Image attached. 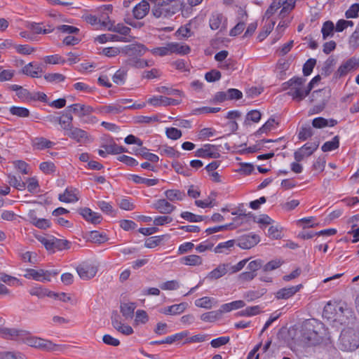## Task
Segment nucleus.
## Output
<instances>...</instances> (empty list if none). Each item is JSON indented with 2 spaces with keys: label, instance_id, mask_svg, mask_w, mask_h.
<instances>
[{
  "label": "nucleus",
  "instance_id": "e2e57ef3",
  "mask_svg": "<svg viewBox=\"0 0 359 359\" xmlns=\"http://www.w3.org/2000/svg\"><path fill=\"white\" fill-rule=\"evenodd\" d=\"M316 64V60L313 58L309 59L303 66V74L307 76L310 75Z\"/></svg>",
  "mask_w": 359,
  "mask_h": 359
},
{
  "label": "nucleus",
  "instance_id": "dca6fc26",
  "mask_svg": "<svg viewBox=\"0 0 359 359\" xmlns=\"http://www.w3.org/2000/svg\"><path fill=\"white\" fill-rule=\"evenodd\" d=\"M67 109L72 114L74 113L75 115L81 118L85 116L89 115L93 111H96L92 107L89 105L81 104L79 103L73 104L69 106Z\"/></svg>",
  "mask_w": 359,
  "mask_h": 359
},
{
  "label": "nucleus",
  "instance_id": "e433bc0d",
  "mask_svg": "<svg viewBox=\"0 0 359 359\" xmlns=\"http://www.w3.org/2000/svg\"><path fill=\"white\" fill-rule=\"evenodd\" d=\"M337 313V305L330 302L327 303L323 309V316L327 319H335Z\"/></svg>",
  "mask_w": 359,
  "mask_h": 359
},
{
  "label": "nucleus",
  "instance_id": "0eeeda50",
  "mask_svg": "<svg viewBox=\"0 0 359 359\" xmlns=\"http://www.w3.org/2000/svg\"><path fill=\"white\" fill-rule=\"evenodd\" d=\"M39 241L45 246L47 250L53 252L55 250L69 249L71 245V243L67 240L59 239L53 236L50 238L40 237Z\"/></svg>",
  "mask_w": 359,
  "mask_h": 359
},
{
  "label": "nucleus",
  "instance_id": "bb28decb",
  "mask_svg": "<svg viewBox=\"0 0 359 359\" xmlns=\"http://www.w3.org/2000/svg\"><path fill=\"white\" fill-rule=\"evenodd\" d=\"M229 272V264H221L210 271L207 278L210 280H217Z\"/></svg>",
  "mask_w": 359,
  "mask_h": 359
},
{
  "label": "nucleus",
  "instance_id": "cd10ccee",
  "mask_svg": "<svg viewBox=\"0 0 359 359\" xmlns=\"http://www.w3.org/2000/svg\"><path fill=\"white\" fill-rule=\"evenodd\" d=\"M187 303L182 302L178 304H173L172 306L165 307L161 312L165 315H177L183 313L187 309Z\"/></svg>",
  "mask_w": 359,
  "mask_h": 359
},
{
  "label": "nucleus",
  "instance_id": "423d86ee",
  "mask_svg": "<svg viewBox=\"0 0 359 359\" xmlns=\"http://www.w3.org/2000/svg\"><path fill=\"white\" fill-rule=\"evenodd\" d=\"M321 336L310 322L306 323L302 330V341L307 346H315L320 342Z\"/></svg>",
  "mask_w": 359,
  "mask_h": 359
},
{
  "label": "nucleus",
  "instance_id": "ddd939ff",
  "mask_svg": "<svg viewBox=\"0 0 359 359\" xmlns=\"http://www.w3.org/2000/svg\"><path fill=\"white\" fill-rule=\"evenodd\" d=\"M126 109L127 107L121 106L120 103L116 102V103L109 104L108 105L100 106L95 110L98 114L102 115H115L122 113Z\"/></svg>",
  "mask_w": 359,
  "mask_h": 359
},
{
  "label": "nucleus",
  "instance_id": "4c0bfd02",
  "mask_svg": "<svg viewBox=\"0 0 359 359\" xmlns=\"http://www.w3.org/2000/svg\"><path fill=\"white\" fill-rule=\"evenodd\" d=\"M135 154L140 155L143 158L152 163H156L158 161L159 159L157 155L152 153H149L146 147H141V148L136 150Z\"/></svg>",
  "mask_w": 359,
  "mask_h": 359
},
{
  "label": "nucleus",
  "instance_id": "9d476101",
  "mask_svg": "<svg viewBox=\"0 0 359 359\" xmlns=\"http://www.w3.org/2000/svg\"><path fill=\"white\" fill-rule=\"evenodd\" d=\"M195 156L200 158H218L220 157V154L217 146L207 144L198 149Z\"/></svg>",
  "mask_w": 359,
  "mask_h": 359
},
{
  "label": "nucleus",
  "instance_id": "4468645a",
  "mask_svg": "<svg viewBox=\"0 0 359 359\" xmlns=\"http://www.w3.org/2000/svg\"><path fill=\"white\" fill-rule=\"evenodd\" d=\"M0 335L6 339H22L28 335V333L22 330L15 328L0 327Z\"/></svg>",
  "mask_w": 359,
  "mask_h": 359
},
{
  "label": "nucleus",
  "instance_id": "6e6552de",
  "mask_svg": "<svg viewBox=\"0 0 359 359\" xmlns=\"http://www.w3.org/2000/svg\"><path fill=\"white\" fill-rule=\"evenodd\" d=\"M57 274V272L55 271L28 269L26 270L25 277L26 278L33 279L36 281L49 282L51 280V277L55 276Z\"/></svg>",
  "mask_w": 359,
  "mask_h": 359
},
{
  "label": "nucleus",
  "instance_id": "de8ad7c7",
  "mask_svg": "<svg viewBox=\"0 0 359 359\" xmlns=\"http://www.w3.org/2000/svg\"><path fill=\"white\" fill-rule=\"evenodd\" d=\"M235 241L229 240L226 242L219 243L215 248L214 249V252L215 253H223L226 252L227 250H231V249L234 246Z\"/></svg>",
  "mask_w": 359,
  "mask_h": 359
},
{
  "label": "nucleus",
  "instance_id": "774afa93",
  "mask_svg": "<svg viewBox=\"0 0 359 359\" xmlns=\"http://www.w3.org/2000/svg\"><path fill=\"white\" fill-rule=\"evenodd\" d=\"M313 135V129L311 126L301 128L298 137L301 140H306Z\"/></svg>",
  "mask_w": 359,
  "mask_h": 359
},
{
  "label": "nucleus",
  "instance_id": "72a5a7b5",
  "mask_svg": "<svg viewBox=\"0 0 359 359\" xmlns=\"http://www.w3.org/2000/svg\"><path fill=\"white\" fill-rule=\"evenodd\" d=\"M180 262L187 266H200L203 263V259L198 255H191L182 257Z\"/></svg>",
  "mask_w": 359,
  "mask_h": 359
},
{
  "label": "nucleus",
  "instance_id": "c03bdc74",
  "mask_svg": "<svg viewBox=\"0 0 359 359\" xmlns=\"http://www.w3.org/2000/svg\"><path fill=\"white\" fill-rule=\"evenodd\" d=\"M334 23L330 20L325 21L321 29L323 39L325 40L328 36H332L334 35Z\"/></svg>",
  "mask_w": 359,
  "mask_h": 359
},
{
  "label": "nucleus",
  "instance_id": "1a4fd4ad",
  "mask_svg": "<svg viewBox=\"0 0 359 359\" xmlns=\"http://www.w3.org/2000/svg\"><path fill=\"white\" fill-rule=\"evenodd\" d=\"M318 142H307L300 149L294 151V158L297 162L302 161L305 157L311 156L318 147Z\"/></svg>",
  "mask_w": 359,
  "mask_h": 359
},
{
  "label": "nucleus",
  "instance_id": "79ce46f5",
  "mask_svg": "<svg viewBox=\"0 0 359 359\" xmlns=\"http://www.w3.org/2000/svg\"><path fill=\"white\" fill-rule=\"evenodd\" d=\"M275 25L273 20L266 21L263 27V30L260 32L257 36V39L262 41L271 32Z\"/></svg>",
  "mask_w": 359,
  "mask_h": 359
},
{
  "label": "nucleus",
  "instance_id": "7c9ffc66",
  "mask_svg": "<svg viewBox=\"0 0 359 359\" xmlns=\"http://www.w3.org/2000/svg\"><path fill=\"white\" fill-rule=\"evenodd\" d=\"M22 73L33 78L39 76V73L42 72V69L39 65H34L32 62H29L22 69Z\"/></svg>",
  "mask_w": 359,
  "mask_h": 359
},
{
  "label": "nucleus",
  "instance_id": "a19ab883",
  "mask_svg": "<svg viewBox=\"0 0 359 359\" xmlns=\"http://www.w3.org/2000/svg\"><path fill=\"white\" fill-rule=\"evenodd\" d=\"M222 317L221 311L219 310L212 311L203 313L201 316V320L204 322H215Z\"/></svg>",
  "mask_w": 359,
  "mask_h": 359
},
{
  "label": "nucleus",
  "instance_id": "37998d69",
  "mask_svg": "<svg viewBox=\"0 0 359 359\" xmlns=\"http://www.w3.org/2000/svg\"><path fill=\"white\" fill-rule=\"evenodd\" d=\"M339 147V137L336 135L331 141H327L323 144L321 149L324 152L331 151L338 149Z\"/></svg>",
  "mask_w": 359,
  "mask_h": 359
},
{
  "label": "nucleus",
  "instance_id": "aec40b11",
  "mask_svg": "<svg viewBox=\"0 0 359 359\" xmlns=\"http://www.w3.org/2000/svg\"><path fill=\"white\" fill-rule=\"evenodd\" d=\"M149 2V0H142L133 8V13L136 19H142L147 15L150 10Z\"/></svg>",
  "mask_w": 359,
  "mask_h": 359
},
{
  "label": "nucleus",
  "instance_id": "338daca9",
  "mask_svg": "<svg viewBox=\"0 0 359 359\" xmlns=\"http://www.w3.org/2000/svg\"><path fill=\"white\" fill-rule=\"evenodd\" d=\"M127 75V72L124 69H118L113 76V81L119 85L123 84L125 81Z\"/></svg>",
  "mask_w": 359,
  "mask_h": 359
},
{
  "label": "nucleus",
  "instance_id": "c756f323",
  "mask_svg": "<svg viewBox=\"0 0 359 359\" xmlns=\"http://www.w3.org/2000/svg\"><path fill=\"white\" fill-rule=\"evenodd\" d=\"M164 196L170 202H175L183 201L186 194L179 189H168L164 192Z\"/></svg>",
  "mask_w": 359,
  "mask_h": 359
},
{
  "label": "nucleus",
  "instance_id": "680f3d73",
  "mask_svg": "<svg viewBox=\"0 0 359 359\" xmlns=\"http://www.w3.org/2000/svg\"><path fill=\"white\" fill-rule=\"evenodd\" d=\"M209 339V335L206 334H196L186 339L184 344L199 343Z\"/></svg>",
  "mask_w": 359,
  "mask_h": 359
},
{
  "label": "nucleus",
  "instance_id": "6ab92c4d",
  "mask_svg": "<svg viewBox=\"0 0 359 359\" xmlns=\"http://www.w3.org/2000/svg\"><path fill=\"white\" fill-rule=\"evenodd\" d=\"M226 18L222 13H213L209 20L210 27L212 30L226 29Z\"/></svg>",
  "mask_w": 359,
  "mask_h": 359
},
{
  "label": "nucleus",
  "instance_id": "09e8293b",
  "mask_svg": "<svg viewBox=\"0 0 359 359\" xmlns=\"http://www.w3.org/2000/svg\"><path fill=\"white\" fill-rule=\"evenodd\" d=\"M216 194L215 192H212L210 195L205 201L196 200L195 201V205L201 208H205L209 207H213V201L215 199Z\"/></svg>",
  "mask_w": 359,
  "mask_h": 359
},
{
  "label": "nucleus",
  "instance_id": "58836bf2",
  "mask_svg": "<svg viewBox=\"0 0 359 359\" xmlns=\"http://www.w3.org/2000/svg\"><path fill=\"white\" fill-rule=\"evenodd\" d=\"M10 114L19 118H27L30 111L27 108L22 107L13 106L9 109Z\"/></svg>",
  "mask_w": 359,
  "mask_h": 359
},
{
  "label": "nucleus",
  "instance_id": "f704fd0d",
  "mask_svg": "<svg viewBox=\"0 0 359 359\" xmlns=\"http://www.w3.org/2000/svg\"><path fill=\"white\" fill-rule=\"evenodd\" d=\"M135 308V303H124L121 305V313L126 319L133 318Z\"/></svg>",
  "mask_w": 359,
  "mask_h": 359
},
{
  "label": "nucleus",
  "instance_id": "4d7b16f0",
  "mask_svg": "<svg viewBox=\"0 0 359 359\" xmlns=\"http://www.w3.org/2000/svg\"><path fill=\"white\" fill-rule=\"evenodd\" d=\"M44 79L50 83H59L65 80V76L60 73H49L44 76Z\"/></svg>",
  "mask_w": 359,
  "mask_h": 359
},
{
  "label": "nucleus",
  "instance_id": "473e14b6",
  "mask_svg": "<svg viewBox=\"0 0 359 359\" xmlns=\"http://www.w3.org/2000/svg\"><path fill=\"white\" fill-rule=\"evenodd\" d=\"M72 120L73 116L72 114L66 109L65 113L59 119V124L61 125L66 133L73 127Z\"/></svg>",
  "mask_w": 359,
  "mask_h": 359
},
{
  "label": "nucleus",
  "instance_id": "2f4dec72",
  "mask_svg": "<svg viewBox=\"0 0 359 359\" xmlns=\"http://www.w3.org/2000/svg\"><path fill=\"white\" fill-rule=\"evenodd\" d=\"M245 305V303L243 300H236L230 303L222 304L219 309V311L222 315L224 313H227L234 309L243 308Z\"/></svg>",
  "mask_w": 359,
  "mask_h": 359
},
{
  "label": "nucleus",
  "instance_id": "8fccbe9b",
  "mask_svg": "<svg viewBox=\"0 0 359 359\" xmlns=\"http://www.w3.org/2000/svg\"><path fill=\"white\" fill-rule=\"evenodd\" d=\"M8 182L11 186L18 190H23L26 187L25 182H22L20 177L18 179L15 175L11 174L8 175Z\"/></svg>",
  "mask_w": 359,
  "mask_h": 359
},
{
  "label": "nucleus",
  "instance_id": "69168bd1",
  "mask_svg": "<svg viewBox=\"0 0 359 359\" xmlns=\"http://www.w3.org/2000/svg\"><path fill=\"white\" fill-rule=\"evenodd\" d=\"M359 13V4L355 3L350 6V8L346 11L345 17L348 19L355 18L358 17Z\"/></svg>",
  "mask_w": 359,
  "mask_h": 359
},
{
  "label": "nucleus",
  "instance_id": "052dcab7",
  "mask_svg": "<svg viewBox=\"0 0 359 359\" xmlns=\"http://www.w3.org/2000/svg\"><path fill=\"white\" fill-rule=\"evenodd\" d=\"M283 262L280 259L271 260L263 266V271L267 272L275 270L279 268L283 264Z\"/></svg>",
  "mask_w": 359,
  "mask_h": 359
},
{
  "label": "nucleus",
  "instance_id": "5701e85b",
  "mask_svg": "<svg viewBox=\"0 0 359 359\" xmlns=\"http://www.w3.org/2000/svg\"><path fill=\"white\" fill-rule=\"evenodd\" d=\"M31 144L34 149L43 150L45 149L52 148L55 143L43 137H36L31 140Z\"/></svg>",
  "mask_w": 359,
  "mask_h": 359
},
{
  "label": "nucleus",
  "instance_id": "c9c22d12",
  "mask_svg": "<svg viewBox=\"0 0 359 359\" xmlns=\"http://www.w3.org/2000/svg\"><path fill=\"white\" fill-rule=\"evenodd\" d=\"M168 48H170V53H175L181 55H186L190 52L189 46L187 45H182L178 43H168Z\"/></svg>",
  "mask_w": 359,
  "mask_h": 359
},
{
  "label": "nucleus",
  "instance_id": "f03ea898",
  "mask_svg": "<svg viewBox=\"0 0 359 359\" xmlns=\"http://www.w3.org/2000/svg\"><path fill=\"white\" fill-rule=\"evenodd\" d=\"M153 5L151 12L156 18H168L182 8V0H154L149 1Z\"/></svg>",
  "mask_w": 359,
  "mask_h": 359
},
{
  "label": "nucleus",
  "instance_id": "a211bd4d",
  "mask_svg": "<svg viewBox=\"0 0 359 359\" xmlns=\"http://www.w3.org/2000/svg\"><path fill=\"white\" fill-rule=\"evenodd\" d=\"M153 208L161 214H170L176 207L166 198L158 199L153 203Z\"/></svg>",
  "mask_w": 359,
  "mask_h": 359
},
{
  "label": "nucleus",
  "instance_id": "bf43d9fd",
  "mask_svg": "<svg viewBox=\"0 0 359 359\" xmlns=\"http://www.w3.org/2000/svg\"><path fill=\"white\" fill-rule=\"evenodd\" d=\"M261 116H262V114L259 111L252 110L247 114L244 123L246 125L249 123L250 121L255 122V123H257L261 119Z\"/></svg>",
  "mask_w": 359,
  "mask_h": 359
},
{
  "label": "nucleus",
  "instance_id": "603ef678",
  "mask_svg": "<svg viewBox=\"0 0 359 359\" xmlns=\"http://www.w3.org/2000/svg\"><path fill=\"white\" fill-rule=\"evenodd\" d=\"M335 64V60L332 57H330L324 63L321 72L322 75H324L325 76H329L332 73V68Z\"/></svg>",
  "mask_w": 359,
  "mask_h": 359
},
{
  "label": "nucleus",
  "instance_id": "393cba45",
  "mask_svg": "<svg viewBox=\"0 0 359 359\" xmlns=\"http://www.w3.org/2000/svg\"><path fill=\"white\" fill-rule=\"evenodd\" d=\"M79 212L86 220L90 221L93 224H99L102 220L100 214L93 212L88 208H81Z\"/></svg>",
  "mask_w": 359,
  "mask_h": 359
},
{
  "label": "nucleus",
  "instance_id": "a878e982",
  "mask_svg": "<svg viewBox=\"0 0 359 359\" xmlns=\"http://www.w3.org/2000/svg\"><path fill=\"white\" fill-rule=\"evenodd\" d=\"M358 65V63L354 59H349L344 63L341 64L337 72L335 73L336 77H342L348 74V72Z\"/></svg>",
  "mask_w": 359,
  "mask_h": 359
},
{
  "label": "nucleus",
  "instance_id": "2eb2a0df",
  "mask_svg": "<svg viewBox=\"0 0 359 359\" xmlns=\"http://www.w3.org/2000/svg\"><path fill=\"white\" fill-rule=\"evenodd\" d=\"M259 236L257 234L249 233L241 236L238 240V245L243 249H250L259 242Z\"/></svg>",
  "mask_w": 359,
  "mask_h": 359
},
{
  "label": "nucleus",
  "instance_id": "f257e3e1",
  "mask_svg": "<svg viewBox=\"0 0 359 359\" xmlns=\"http://www.w3.org/2000/svg\"><path fill=\"white\" fill-rule=\"evenodd\" d=\"M148 50L147 48L140 43H132L124 46L121 53L128 57L126 61L127 65L135 68L143 69L151 66L147 60L140 57Z\"/></svg>",
  "mask_w": 359,
  "mask_h": 359
},
{
  "label": "nucleus",
  "instance_id": "412c9836",
  "mask_svg": "<svg viewBox=\"0 0 359 359\" xmlns=\"http://www.w3.org/2000/svg\"><path fill=\"white\" fill-rule=\"evenodd\" d=\"M66 135L79 143L86 142L88 138L86 131L74 126L66 133Z\"/></svg>",
  "mask_w": 359,
  "mask_h": 359
},
{
  "label": "nucleus",
  "instance_id": "20e7f679",
  "mask_svg": "<svg viewBox=\"0 0 359 359\" xmlns=\"http://www.w3.org/2000/svg\"><path fill=\"white\" fill-rule=\"evenodd\" d=\"M339 347L344 351H355L359 346V334L353 328L342 330L339 337Z\"/></svg>",
  "mask_w": 359,
  "mask_h": 359
},
{
  "label": "nucleus",
  "instance_id": "a18cd8bd",
  "mask_svg": "<svg viewBox=\"0 0 359 359\" xmlns=\"http://www.w3.org/2000/svg\"><path fill=\"white\" fill-rule=\"evenodd\" d=\"M108 29L109 31L120 34L121 35H122L121 36H126V37H128V36L129 35V34L131 31L130 27L125 26L124 25L120 24V23H118L116 25H111V27H109L108 28Z\"/></svg>",
  "mask_w": 359,
  "mask_h": 359
},
{
  "label": "nucleus",
  "instance_id": "39448f33",
  "mask_svg": "<svg viewBox=\"0 0 359 359\" xmlns=\"http://www.w3.org/2000/svg\"><path fill=\"white\" fill-rule=\"evenodd\" d=\"M281 6L283 8L279 13V18L284 19L294 8L295 1L293 0H273L264 13V18L266 19V21L271 20L270 18Z\"/></svg>",
  "mask_w": 359,
  "mask_h": 359
},
{
  "label": "nucleus",
  "instance_id": "3c124183",
  "mask_svg": "<svg viewBox=\"0 0 359 359\" xmlns=\"http://www.w3.org/2000/svg\"><path fill=\"white\" fill-rule=\"evenodd\" d=\"M181 217L190 222H199L205 219V217L197 215L190 212H182L180 215Z\"/></svg>",
  "mask_w": 359,
  "mask_h": 359
},
{
  "label": "nucleus",
  "instance_id": "4be33fe9",
  "mask_svg": "<svg viewBox=\"0 0 359 359\" xmlns=\"http://www.w3.org/2000/svg\"><path fill=\"white\" fill-rule=\"evenodd\" d=\"M131 37L121 36L116 34H104L97 36L95 38V41L100 43H104L107 41H122V42H130Z\"/></svg>",
  "mask_w": 359,
  "mask_h": 359
},
{
  "label": "nucleus",
  "instance_id": "7ed1b4c3",
  "mask_svg": "<svg viewBox=\"0 0 359 359\" xmlns=\"http://www.w3.org/2000/svg\"><path fill=\"white\" fill-rule=\"evenodd\" d=\"M305 82L306 79L303 77H293L283 84V88L289 89L287 94L293 100L301 101L308 95L306 89L304 86Z\"/></svg>",
  "mask_w": 359,
  "mask_h": 359
},
{
  "label": "nucleus",
  "instance_id": "13d9d810",
  "mask_svg": "<svg viewBox=\"0 0 359 359\" xmlns=\"http://www.w3.org/2000/svg\"><path fill=\"white\" fill-rule=\"evenodd\" d=\"M32 223L39 229H46L50 226V222L46 219L32 217Z\"/></svg>",
  "mask_w": 359,
  "mask_h": 359
},
{
  "label": "nucleus",
  "instance_id": "9b49d317",
  "mask_svg": "<svg viewBox=\"0 0 359 359\" xmlns=\"http://www.w3.org/2000/svg\"><path fill=\"white\" fill-rule=\"evenodd\" d=\"M24 339H25L26 343L29 346L43 350H52L55 346V345L50 341L36 337H27V335Z\"/></svg>",
  "mask_w": 359,
  "mask_h": 359
},
{
  "label": "nucleus",
  "instance_id": "f8f14e48",
  "mask_svg": "<svg viewBox=\"0 0 359 359\" xmlns=\"http://www.w3.org/2000/svg\"><path fill=\"white\" fill-rule=\"evenodd\" d=\"M76 271L81 279L89 280L96 275L97 269L93 264L83 263L77 266Z\"/></svg>",
  "mask_w": 359,
  "mask_h": 359
},
{
  "label": "nucleus",
  "instance_id": "b1692460",
  "mask_svg": "<svg viewBox=\"0 0 359 359\" xmlns=\"http://www.w3.org/2000/svg\"><path fill=\"white\" fill-rule=\"evenodd\" d=\"M302 287V285H298L290 287L282 288L276 292V297L278 299H289L290 297H292L295 293H297Z\"/></svg>",
  "mask_w": 359,
  "mask_h": 359
},
{
  "label": "nucleus",
  "instance_id": "864d4df0",
  "mask_svg": "<svg viewBox=\"0 0 359 359\" xmlns=\"http://www.w3.org/2000/svg\"><path fill=\"white\" fill-rule=\"evenodd\" d=\"M0 359H26L20 352L4 351L0 352Z\"/></svg>",
  "mask_w": 359,
  "mask_h": 359
},
{
  "label": "nucleus",
  "instance_id": "0e129e2a",
  "mask_svg": "<svg viewBox=\"0 0 359 359\" xmlns=\"http://www.w3.org/2000/svg\"><path fill=\"white\" fill-rule=\"evenodd\" d=\"M44 62L48 64H65L66 60L60 55L55 54L53 55H48L45 57Z\"/></svg>",
  "mask_w": 359,
  "mask_h": 359
},
{
  "label": "nucleus",
  "instance_id": "c85d7f7f",
  "mask_svg": "<svg viewBox=\"0 0 359 359\" xmlns=\"http://www.w3.org/2000/svg\"><path fill=\"white\" fill-rule=\"evenodd\" d=\"M76 189L72 187H67L63 194H59L58 199L64 203H74L79 201L75 191Z\"/></svg>",
  "mask_w": 359,
  "mask_h": 359
},
{
  "label": "nucleus",
  "instance_id": "f3484780",
  "mask_svg": "<svg viewBox=\"0 0 359 359\" xmlns=\"http://www.w3.org/2000/svg\"><path fill=\"white\" fill-rule=\"evenodd\" d=\"M148 103L154 106H170L178 105L180 101L178 100L164 97V96H154L148 100Z\"/></svg>",
  "mask_w": 359,
  "mask_h": 359
},
{
  "label": "nucleus",
  "instance_id": "ea45409f",
  "mask_svg": "<svg viewBox=\"0 0 359 359\" xmlns=\"http://www.w3.org/2000/svg\"><path fill=\"white\" fill-rule=\"evenodd\" d=\"M130 179L135 184H144L148 187L154 186L158 182V179H147L137 175H131Z\"/></svg>",
  "mask_w": 359,
  "mask_h": 359
},
{
  "label": "nucleus",
  "instance_id": "5fc2aeb1",
  "mask_svg": "<svg viewBox=\"0 0 359 359\" xmlns=\"http://www.w3.org/2000/svg\"><path fill=\"white\" fill-rule=\"evenodd\" d=\"M221 110L219 107H203L193 109L192 114L194 115H199L203 114L217 113Z\"/></svg>",
  "mask_w": 359,
  "mask_h": 359
},
{
  "label": "nucleus",
  "instance_id": "49530a36",
  "mask_svg": "<svg viewBox=\"0 0 359 359\" xmlns=\"http://www.w3.org/2000/svg\"><path fill=\"white\" fill-rule=\"evenodd\" d=\"M214 302L215 299L213 298L209 297H203L202 298L196 299L195 301V305L197 307L210 309L212 307Z\"/></svg>",
  "mask_w": 359,
  "mask_h": 359
},
{
  "label": "nucleus",
  "instance_id": "6e6d98bb",
  "mask_svg": "<svg viewBox=\"0 0 359 359\" xmlns=\"http://www.w3.org/2000/svg\"><path fill=\"white\" fill-rule=\"evenodd\" d=\"M90 238L94 243H102L107 241V235L97 231H91L90 233Z\"/></svg>",
  "mask_w": 359,
  "mask_h": 359
}]
</instances>
